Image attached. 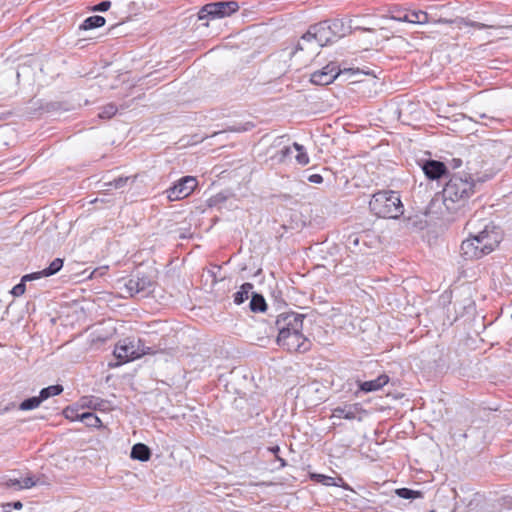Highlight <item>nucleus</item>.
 Masks as SVG:
<instances>
[{
    "label": "nucleus",
    "mask_w": 512,
    "mask_h": 512,
    "mask_svg": "<svg viewBox=\"0 0 512 512\" xmlns=\"http://www.w3.org/2000/svg\"><path fill=\"white\" fill-rule=\"evenodd\" d=\"M468 238L462 241L460 251L466 260L480 259L493 252L502 240V232L491 221L474 215L466 224Z\"/></svg>",
    "instance_id": "1"
},
{
    "label": "nucleus",
    "mask_w": 512,
    "mask_h": 512,
    "mask_svg": "<svg viewBox=\"0 0 512 512\" xmlns=\"http://www.w3.org/2000/svg\"><path fill=\"white\" fill-rule=\"evenodd\" d=\"M475 181L468 174H454L446 183L441 199H433L431 212L450 221L465 207L468 199L474 193Z\"/></svg>",
    "instance_id": "2"
},
{
    "label": "nucleus",
    "mask_w": 512,
    "mask_h": 512,
    "mask_svg": "<svg viewBox=\"0 0 512 512\" xmlns=\"http://www.w3.org/2000/svg\"><path fill=\"white\" fill-rule=\"evenodd\" d=\"M371 212L380 218H397L403 214V204L396 191L383 190L375 193L369 202Z\"/></svg>",
    "instance_id": "3"
},
{
    "label": "nucleus",
    "mask_w": 512,
    "mask_h": 512,
    "mask_svg": "<svg viewBox=\"0 0 512 512\" xmlns=\"http://www.w3.org/2000/svg\"><path fill=\"white\" fill-rule=\"evenodd\" d=\"M329 21H323L309 28L297 44V50H310L315 53L320 47H324L335 42Z\"/></svg>",
    "instance_id": "4"
},
{
    "label": "nucleus",
    "mask_w": 512,
    "mask_h": 512,
    "mask_svg": "<svg viewBox=\"0 0 512 512\" xmlns=\"http://www.w3.org/2000/svg\"><path fill=\"white\" fill-rule=\"evenodd\" d=\"M113 353L121 363H127L150 354L151 348L145 347L141 339L125 338L116 344Z\"/></svg>",
    "instance_id": "5"
},
{
    "label": "nucleus",
    "mask_w": 512,
    "mask_h": 512,
    "mask_svg": "<svg viewBox=\"0 0 512 512\" xmlns=\"http://www.w3.org/2000/svg\"><path fill=\"white\" fill-rule=\"evenodd\" d=\"M239 5L236 1H220L204 5L198 13L199 20L217 19L228 17L238 11Z\"/></svg>",
    "instance_id": "6"
},
{
    "label": "nucleus",
    "mask_w": 512,
    "mask_h": 512,
    "mask_svg": "<svg viewBox=\"0 0 512 512\" xmlns=\"http://www.w3.org/2000/svg\"><path fill=\"white\" fill-rule=\"evenodd\" d=\"M124 288L129 296L146 297L153 291L154 282L150 277L137 273L125 282Z\"/></svg>",
    "instance_id": "7"
},
{
    "label": "nucleus",
    "mask_w": 512,
    "mask_h": 512,
    "mask_svg": "<svg viewBox=\"0 0 512 512\" xmlns=\"http://www.w3.org/2000/svg\"><path fill=\"white\" fill-rule=\"evenodd\" d=\"M304 315L295 312H286L277 316L275 320V328L278 336L286 333L302 331Z\"/></svg>",
    "instance_id": "8"
},
{
    "label": "nucleus",
    "mask_w": 512,
    "mask_h": 512,
    "mask_svg": "<svg viewBox=\"0 0 512 512\" xmlns=\"http://www.w3.org/2000/svg\"><path fill=\"white\" fill-rule=\"evenodd\" d=\"M277 344L290 352H305L309 349L310 342L302 331L286 333L277 336Z\"/></svg>",
    "instance_id": "9"
},
{
    "label": "nucleus",
    "mask_w": 512,
    "mask_h": 512,
    "mask_svg": "<svg viewBox=\"0 0 512 512\" xmlns=\"http://www.w3.org/2000/svg\"><path fill=\"white\" fill-rule=\"evenodd\" d=\"M197 180L192 176H185L178 180L173 187L169 188L167 197L170 201H177L188 197L196 188Z\"/></svg>",
    "instance_id": "10"
},
{
    "label": "nucleus",
    "mask_w": 512,
    "mask_h": 512,
    "mask_svg": "<svg viewBox=\"0 0 512 512\" xmlns=\"http://www.w3.org/2000/svg\"><path fill=\"white\" fill-rule=\"evenodd\" d=\"M343 73L334 63H330L321 70L311 74V82L316 85H328Z\"/></svg>",
    "instance_id": "11"
},
{
    "label": "nucleus",
    "mask_w": 512,
    "mask_h": 512,
    "mask_svg": "<svg viewBox=\"0 0 512 512\" xmlns=\"http://www.w3.org/2000/svg\"><path fill=\"white\" fill-rule=\"evenodd\" d=\"M365 411L363 410L361 404H345L343 406H338L332 411V418L338 419H346V420H362V414Z\"/></svg>",
    "instance_id": "12"
},
{
    "label": "nucleus",
    "mask_w": 512,
    "mask_h": 512,
    "mask_svg": "<svg viewBox=\"0 0 512 512\" xmlns=\"http://www.w3.org/2000/svg\"><path fill=\"white\" fill-rule=\"evenodd\" d=\"M422 170L424 174L431 180H436L446 174L447 168L443 162L436 160H427Z\"/></svg>",
    "instance_id": "13"
},
{
    "label": "nucleus",
    "mask_w": 512,
    "mask_h": 512,
    "mask_svg": "<svg viewBox=\"0 0 512 512\" xmlns=\"http://www.w3.org/2000/svg\"><path fill=\"white\" fill-rule=\"evenodd\" d=\"M63 267V260L61 258H55L50 265L39 272H34L31 274H26L23 276L24 281H32L36 279H40L41 277H48L56 274Z\"/></svg>",
    "instance_id": "14"
},
{
    "label": "nucleus",
    "mask_w": 512,
    "mask_h": 512,
    "mask_svg": "<svg viewBox=\"0 0 512 512\" xmlns=\"http://www.w3.org/2000/svg\"><path fill=\"white\" fill-rule=\"evenodd\" d=\"M66 418H70L72 420H80L85 422L88 427L97 428L101 426V420L92 412H84L81 414L72 415L74 410L66 409L65 410Z\"/></svg>",
    "instance_id": "15"
},
{
    "label": "nucleus",
    "mask_w": 512,
    "mask_h": 512,
    "mask_svg": "<svg viewBox=\"0 0 512 512\" xmlns=\"http://www.w3.org/2000/svg\"><path fill=\"white\" fill-rule=\"evenodd\" d=\"M329 26L336 40L351 33L352 29L350 21L346 22L344 19H334L329 21Z\"/></svg>",
    "instance_id": "16"
},
{
    "label": "nucleus",
    "mask_w": 512,
    "mask_h": 512,
    "mask_svg": "<svg viewBox=\"0 0 512 512\" xmlns=\"http://www.w3.org/2000/svg\"><path fill=\"white\" fill-rule=\"evenodd\" d=\"M388 381L389 377L387 375H380L376 379L360 382L359 387L363 392H373L381 389Z\"/></svg>",
    "instance_id": "17"
},
{
    "label": "nucleus",
    "mask_w": 512,
    "mask_h": 512,
    "mask_svg": "<svg viewBox=\"0 0 512 512\" xmlns=\"http://www.w3.org/2000/svg\"><path fill=\"white\" fill-rule=\"evenodd\" d=\"M37 482L33 479V477H26L23 480H19L16 478H9L3 482V485L7 488H12L14 490H23L34 487Z\"/></svg>",
    "instance_id": "18"
},
{
    "label": "nucleus",
    "mask_w": 512,
    "mask_h": 512,
    "mask_svg": "<svg viewBox=\"0 0 512 512\" xmlns=\"http://www.w3.org/2000/svg\"><path fill=\"white\" fill-rule=\"evenodd\" d=\"M130 456L132 459L145 462L150 459L151 451L145 444L137 443L132 447Z\"/></svg>",
    "instance_id": "19"
},
{
    "label": "nucleus",
    "mask_w": 512,
    "mask_h": 512,
    "mask_svg": "<svg viewBox=\"0 0 512 512\" xmlns=\"http://www.w3.org/2000/svg\"><path fill=\"white\" fill-rule=\"evenodd\" d=\"M405 22L412 23V24H425L430 22L429 15L422 11H410L406 14H403V18Z\"/></svg>",
    "instance_id": "20"
},
{
    "label": "nucleus",
    "mask_w": 512,
    "mask_h": 512,
    "mask_svg": "<svg viewBox=\"0 0 512 512\" xmlns=\"http://www.w3.org/2000/svg\"><path fill=\"white\" fill-rule=\"evenodd\" d=\"M81 407L89 409L104 410L106 408V401L95 396L82 397L80 400Z\"/></svg>",
    "instance_id": "21"
},
{
    "label": "nucleus",
    "mask_w": 512,
    "mask_h": 512,
    "mask_svg": "<svg viewBox=\"0 0 512 512\" xmlns=\"http://www.w3.org/2000/svg\"><path fill=\"white\" fill-rule=\"evenodd\" d=\"M252 289L253 284L248 282L242 284L240 290L234 294V303L237 305L244 303L250 295L252 296Z\"/></svg>",
    "instance_id": "22"
},
{
    "label": "nucleus",
    "mask_w": 512,
    "mask_h": 512,
    "mask_svg": "<svg viewBox=\"0 0 512 512\" xmlns=\"http://www.w3.org/2000/svg\"><path fill=\"white\" fill-rule=\"evenodd\" d=\"M105 18L102 16H90L86 18L83 23L80 25L81 30H90L94 28H99L105 25Z\"/></svg>",
    "instance_id": "23"
},
{
    "label": "nucleus",
    "mask_w": 512,
    "mask_h": 512,
    "mask_svg": "<svg viewBox=\"0 0 512 512\" xmlns=\"http://www.w3.org/2000/svg\"><path fill=\"white\" fill-rule=\"evenodd\" d=\"M249 306L251 311L256 313L264 312L267 308V304L264 297L258 293H252Z\"/></svg>",
    "instance_id": "24"
},
{
    "label": "nucleus",
    "mask_w": 512,
    "mask_h": 512,
    "mask_svg": "<svg viewBox=\"0 0 512 512\" xmlns=\"http://www.w3.org/2000/svg\"><path fill=\"white\" fill-rule=\"evenodd\" d=\"M293 148L297 152V154L295 155L296 162L299 165H302V166L307 165L309 163L310 159H309V156H308L307 151L304 148V146L300 145L297 142H294L293 143Z\"/></svg>",
    "instance_id": "25"
},
{
    "label": "nucleus",
    "mask_w": 512,
    "mask_h": 512,
    "mask_svg": "<svg viewBox=\"0 0 512 512\" xmlns=\"http://www.w3.org/2000/svg\"><path fill=\"white\" fill-rule=\"evenodd\" d=\"M63 391V387L61 385H51L46 388H43L40 391V398L42 402L46 399H48L51 396L59 395Z\"/></svg>",
    "instance_id": "26"
},
{
    "label": "nucleus",
    "mask_w": 512,
    "mask_h": 512,
    "mask_svg": "<svg viewBox=\"0 0 512 512\" xmlns=\"http://www.w3.org/2000/svg\"><path fill=\"white\" fill-rule=\"evenodd\" d=\"M311 478L325 486H342V484H338V482H336V478L324 474H312Z\"/></svg>",
    "instance_id": "27"
},
{
    "label": "nucleus",
    "mask_w": 512,
    "mask_h": 512,
    "mask_svg": "<svg viewBox=\"0 0 512 512\" xmlns=\"http://www.w3.org/2000/svg\"><path fill=\"white\" fill-rule=\"evenodd\" d=\"M395 493L403 499H416L422 497V492L412 490L409 488H399L395 491Z\"/></svg>",
    "instance_id": "28"
},
{
    "label": "nucleus",
    "mask_w": 512,
    "mask_h": 512,
    "mask_svg": "<svg viewBox=\"0 0 512 512\" xmlns=\"http://www.w3.org/2000/svg\"><path fill=\"white\" fill-rule=\"evenodd\" d=\"M41 402H42V400H41L40 396L31 397V398L24 400L20 404L19 409L24 410V411L33 410V409L37 408L41 404Z\"/></svg>",
    "instance_id": "29"
},
{
    "label": "nucleus",
    "mask_w": 512,
    "mask_h": 512,
    "mask_svg": "<svg viewBox=\"0 0 512 512\" xmlns=\"http://www.w3.org/2000/svg\"><path fill=\"white\" fill-rule=\"evenodd\" d=\"M128 180H129V177H119L113 181L105 183L104 186L106 187V190H111L113 188L120 189L126 185Z\"/></svg>",
    "instance_id": "30"
},
{
    "label": "nucleus",
    "mask_w": 512,
    "mask_h": 512,
    "mask_svg": "<svg viewBox=\"0 0 512 512\" xmlns=\"http://www.w3.org/2000/svg\"><path fill=\"white\" fill-rule=\"evenodd\" d=\"M117 112V107L114 104H108L104 106L99 113V117L102 119H110Z\"/></svg>",
    "instance_id": "31"
},
{
    "label": "nucleus",
    "mask_w": 512,
    "mask_h": 512,
    "mask_svg": "<svg viewBox=\"0 0 512 512\" xmlns=\"http://www.w3.org/2000/svg\"><path fill=\"white\" fill-rule=\"evenodd\" d=\"M27 281H24L23 278L21 279V282L18 283L17 285H15L12 290H11V294L14 296V297H20L22 296L24 293H25V290H26V286H25V283Z\"/></svg>",
    "instance_id": "32"
},
{
    "label": "nucleus",
    "mask_w": 512,
    "mask_h": 512,
    "mask_svg": "<svg viewBox=\"0 0 512 512\" xmlns=\"http://www.w3.org/2000/svg\"><path fill=\"white\" fill-rule=\"evenodd\" d=\"M408 13V11L401 10L399 8H394L390 11V18L395 21L405 22L403 18V14Z\"/></svg>",
    "instance_id": "33"
},
{
    "label": "nucleus",
    "mask_w": 512,
    "mask_h": 512,
    "mask_svg": "<svg viewBox=\"0 0 512 512\" xmlns=\"http://www.w3.org/2000/svg\"><path fill=\"white\" fill-rule=\"evenodd\" d=\"M110 7H111V2L110 1H102L101 3H99L98 5L93 7V11L105 12Z\"/></svg>",
    "instance_id": "34"
},
{
    "label": "nucleus",
    "mask_w": 512,
    "mask_h": 512,
    "mask_svg": "<svg viewBox=\"0 0 512 512\" xmlns=\"http://www.w3.org/2000/svg\"><path fill=\"white\" fill-rule=\"evenodd\" d=\"M359 244V237L357 235H350L347 239V247L351 249Z\"/></svg>",
    "instance_id": "35"
},
{
    "label": "nucleus",
    "mask_w": 512,
    "mask_h": 512,
    "mask_svg": "<svg viewBox=\"0 0 512 512\" xmlns=\"http://www.w3.org/2000/svg\"><path fill=\"white\" fill-rule=\"evenodd\" d=\"M307 180L310 183L321 184L323 182V177L320 174H311L308 176Z\"/></svg>",
    "instance_id": "36"
},
{
    "label": "nucleus",
    "mask_w": 512,
    "mask_h": 512,
    "mask_svg": "<svg viewBox=\"0 0 512 512\" xmlns=\"http://www.w3.org/2000/svg\"><path fill=\"white\" fill-rule=\"evenodd\" d=\"M281 160H284L286 157L292 154V148L291 147H284L281 150Z\"/></svg>",
    "instance_id": "37"
},
{
    "label": "nucleus",
    "mask_w": 512,
    "mask_h": 512,
    "mask_svg": "<svg viewBox=\"0 0 512 512\" xmlns=\"http://www.w3.org/2000/svg\"><path fill=\"white\" fill-rule=\"evenodd\" d=\"M469 25H470L471 27L476 28V29H479V30H482V29H484V28H486V27H487V25H485V24H483V23H479V22H471Z\"/></svg>",
    "instance_id": "38"
},
{
    "label": "nucleus",
    "mask_w": 512,
    "mask_h": 512,
    "mask_svg": "<svg viewBox=\"0 0 512 512\" xmlns=\"http://www.w3.org/2000/svg\"><path fill=\"white\" fill-rule=\"evenodd\" d=\"M453 22H454L453 20H448V19H444V18H440V19L434 21V23H441V24H452Z\"/></svg>",
    "instance_id": "39"
},
{
    "label": "nucleus",
    "mask_w": 512,
    "mask_h": 512,
    "mask_svg": "<svg viewBox=\"0 0 512 512\" xmlns=\"http://www.w3.org/2000/svg\"><path fill=\"white\" fill-rule=\"evenodd\" d=\"M336 482H338V484H342V486H341V487H343V488H345V489H349L348 485H347V484H345V482H344L343 478H341V477L337 478V479H336Z\"/></svg>",
    "instance_id": "40"
},
{
    "label": "nucleus",
    "mask_w": 512,
    "mask_h": 512,
    "mask_svg": "<svg viewBox=\"0 0 512 512\" xmlns=\"http://www.w3.org/2000/svg\"><path fill=\"white\" fill-rule=\"evenodd\" d=\"M12 507L14 509L20 510L23 507V504L20 501H16V502L12 503Z\"/></svg>",
    "instance_id": "41"
},
{
    "label": "nucleus",
    "mask_w": 512,
    "mask_h": 512,
    "mask_svg": "<svg viewBox=\"0 0 512 512\" xmlns=\"http://www.w3.org/2000/svg\"><path fill=\"white\" fill-rule=\"evenodd\" d=\"M12 508V503L3 504V512H10Z\"/></svg>",
    "instance_id": "42"
},
{
    "label": "nucleus",
    "mask_w": 512,
    "mask_h": 512,
    "mask_svg": "<svg viewBox=\"0 0 512 512\" xmlns=\"http://www.w3.org/2000/svg\"><path fill=\"white\" fill-rule=\"evenodd\" d=\"M500 170V165H498L496 168H495V171H493L490 175L486 176V178H481L479 179L480 181H485L487 180L488 178L492 177L496 171Z\"/></svg>",
    "instance_id": "43"
},
{
    "label": "nucleus",
    "mask_w": 512,
    "mask_h": 512,
    "mask_svg": "<svg viewBox=\"0 0 512 512\" xmlns=\"http://www.w3.org/2000/svg\"><path fill=\"white\" fill-rule=\"evenodd\" d=\"M269 451L277 456V453L280 451V448L278 446L270 447Z\"/></svg>",
    "instance_id": "44"
},
{
    "label": "nucleus",
    "mask_w": 512,
    "mask_h": 512,
    "mask_svg": "<svg viewBox=\"0 0 512 512\" xmlns=\"http://www.w3.org/2000/svg\"><path fill=\"white\" fill-rule=\"evenodd\" d=\"M277 460L280 462V467H284L286 465V462L283 458L276 456Z\"/></svg>",
    "instance_id": "45"
},
{
    "label": "nucleus",
    "mask_w": 512,
    "mask_h": 512,
    "mask_svg": "<svg viewBox=\"0 0 512 512\" xmlns=\"http://www.w3.org/2000/svg\"><path fill=\"white\" fill-rule=\"evenodd\" d=\"M344 72H352L353 74H361L362 73L359 69H356V70L348 69V70H345Z\"/></svg>",
    "instance_id": "46"
}]
</instances>
